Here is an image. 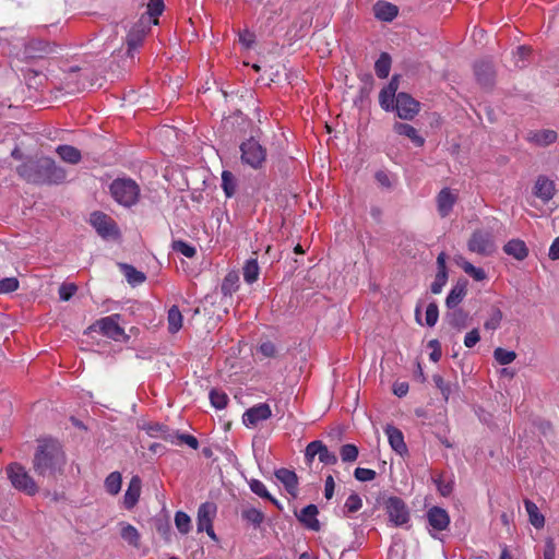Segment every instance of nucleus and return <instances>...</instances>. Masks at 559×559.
<instances>
[{
    "mask_svg": "<svg viewBox=\"0 0 559 559\" xmlns=\"http://www.w3.org/2000/svg\"><path fill=\"white\" fill-rule=\"evenodd\" d=\"M459 264L463 269V271L469 276H472L475 281L480 282L487 277V274L483 269L474 266L471 262L466 260H463L462 263Z\"/></svg>",
    "mask_w": 559,
    "mask_h": 559,
    "instance_id": "nucleus-43",
    "label": "nucleus"
},
{
    "mask_svg": "<svg viewBox=\"0 0 559 559\" xmlns=\"http://www.w3.org/2000/svg\"><path fill=\"white\" fill-rule=\"evenodd\" d=\"M474 73L477 82L485 88H490L495 84L496 70L491 61L480 60L474 66Z\"/></svg>",
    "mask_w": 559,
    "mask_h": 559,
    "instance_id": "nucleus-14",
    "label": "nucleus"
},
{
    "mask_svg": "<svg viewBox=\"0 0 559 559\" xmlns=\"http://www.w3.org/2000/svg\"><path fill=\"white\" fill-rule=\"evenodd\" d=\"M468 281L464 277L460 278L450 290L445 298V306L448 309L456 308L465 298L467 294Z\"/></svg>",
    "mask_w": 559,
    "mask_h": 559,
    "instance_id": "nucleus-19",
    "label": "nucleus"
},
{
    "mask_svg": "<svg viewBox=\"0 0 559 559\" xmlns=\"http://www.w3.org/2000/svg\"><path fill=\"white\" fill-rule=\"evenodd\" d=\"M429 525L436 531H444L450 524L448 512L440 507H432L427 512Z\"/></svg>",
    "mask_w": 559,
    "mask_h": 559,
    "instance_id": "nucleus-23",
    "label": "nucleus"
},
{
    "mask_svg": "<svg viewBox=\"0 0 559 559\" xmlns=\"http://www.w3.org/2000/svg\"><path fill=\"white\" fill-rule=\"evenodd\" d=\"M175 524L181 534H187L191 528V519L187 513L178 511L175 514Z\"/></svg>",
    "mask_w": 559,
    "mask_h": 559,
    "instance_id": "nucleus-47",
    "label": "nucleus"
},
{
    "mask_svg": "<svg viewBox=\"0 0 559 559\" xmlns=\"http://www.w3.org/2000/svg\"><path fill=\"white\" fill-rule=\"evenodd\" d=\"M362 506L361 498L356 493L353 492L346 500L344 504V512L345 513H355L357 512Z\"/></svg>",
    "mask_w": 559,
    "mask_h": 559,
    "instance_id": "nucleus-49",
    "label": "nucleus"
},
{
    "mask_svg": "<svg viewBox=\"0 0 559 559\" xmlns=\"http://www.w3.org/2000/svg\"><path fill=\"white\" fill-rule=\"evenodd\" d=\"M121 316L116 313L96 321V325L99 328L103 335L114 341H128L129 336L124 333V330L119 325Z\"/></svg>",
    "mask_w": 559,
    "mask_h": 559,
    "instance_id": "nucleus-9",
    "label": "nucleus"
},
{
    "mask_svg": "<svg viewBox=\"0 0 559 559\" xmlns=\"http://www.w3.org/2000/svg\"><path fill=\"white\" fill-rule=\"evenodd\" d=\"M399 75H393L389 84L383 87L379 94V103L386 110H393L396 102V91L399 90Z\"/></svg>",
    "mask_w": 559,
    "mask_h": 559,
    "instance_id": "nucleus-17",
    "label": "nucleus"
},
{
    "mask_svg": "<svg viewBox=\"0 0 559 559\" xmlns=\"http://www.w3.org/2000/svg\"><path fill=\"white\" fill-rule=\"evenodd\" d=\"M385 433L388 436L391 448L396 453H399L400 455L407 453V447L404 441L403 432L399 428L388 425L385 427Z\"/></svg>",
    "mask_w": 559,
    "mask_h": 559,
    "instance_id": "nucleus-25",
    "label": "nucleus"
},
{
    "mask_svg": "<svg viewBox=\"0 0 559 559\" xmlns=\"http://www.w3.org/2000/svg\"><path fill=\"white\" fill-rule=\"evenodd\" d=\"M432 380L436 384V386L440 390L443 399L448 401L450 394H451V386L449 383L444 381V379L440 374H433Z\"/></svg>",
    "mask_w": 559,
    "mask_h": 559,
    "instance_id": "nucleus-55",
    "label": "nucleus"
},
{
    "mask_svg": "<svg viewBox=\"0 0 559 559\" xmlns=\"http://www.w3.org/2000/svg\"><path fill=\"white\" fill-rule=\"evenodd\" d=\"M391 57L388 52H382L379 59L374 63V71L378 78L385 79L388 78L391 69Z\"/></svg>",
    "mask_w": 559,
    "mask_h": 559,
    "instance_id": "nucleus-34",
    "label": "nucleus"
},
{
    "mask_svg": "<svg viewBox=\"0 0 559 559\" xmlns=\"http://www.w3.org/2000/svg\"><path fill=\"white\" fill-rule=\"evenodd\" d=\"M91 224L103 238L117 237L119 235L116 222L103 212L92 213Z\"/></svg>",
    "mask_w": 559,
    "mask_h": 559,
    "instance_id": "nucleus-11",
    "label": "nucleus"
},
{
    "mask_svg": "<svg viewBox=\"0 0 559 559\" xmlns=\"http://www.w3.org/2000/svg\"><path fill=\"white\" fill-rule=\"evenodd\" d=\"M141 478L139 476H133L129 483L128 489L123 497L124 508L131 510L139 501L141 493Z\"/></svg>",
    "mask_w": 559,
    "mask_h": 559,
    "instance_id": "nucleus-26",
    "label": "nucleus"
},
{
    "mask_svg": "<svg viewBox=\"0 0 559 559\" xmlns=\"http://www.w3.org/2000/svg\"><path fill=\"white\" fill-rule=\"evenodd\" d=\"M122 478L119 472L110 473L105 479L106 491L112 496L117 495L121 489Z\"/></svg>",
    "mask_w": 559,
    "mask_h": 559,
    "instance_id": "nucleus-38",
    "label": "nucleus"
},
{
    "mask_svg": "<svg viewBox=\"0 0 559 559\" xmlns=\"http://www.w3.org/2000/svg\"><path fill=\"white\" fill-rule=\"evenodd\" d=\"M319 456V461L326 465H334L337 462V457L333 452H330L328 447L320 440L310 442L305 451V457L308 463H311L314 456Z\"/></svg>",
    "mask_w": 559,
    "mask_h": 559,
    "instance_id": "nucleus-12",
    "label": "nucleus"
},
{
    "mask_svg": "<svg viewBox=\"0 0 559 559\" xmlns=\"http://www.w3.org/2000/svg\"><path fill=\"white\" fill-rule=\"evenodd\" d=\"M493 358L499 365L506 366L515 360L516 353L513 350H507L502 347H497L493 350Z\"/></svg>",
    "mask_w": 559,
    "mask_h": 559,
    "instance_id": "nucleus-42",
    "label": "nucleus"
},
{
    "mask_svg": "<svg viewBox=\"0 0 559 559\" xmlns=\"http://www.w3.org/2000/svg\"><path fill=\"white\" fill-rule=\"evenodd\" d=\"M524 504H525L526 512L528 513L531 524L536 528L544 527L545 518L539 512L537 506L528 499L524 500Z\"/></svg>",
    "mask_w": 559,
    "mask_h": 559,
    "instance_id": "nucleus-32",
    "label": "nucleus"
},
{
    "mask_svg": "<svg viewBox=\"0 0 559 559\" xmlns=\"http://www.w3.org/2000/svg\"><path fill=\"white\" fill-rule=\"evenodd\" d=\"M548 257L554 261L559 260V236L552 241Z\"/></svg>",
    "mask_w": 559,
    "mask_h": 559,
    "instance_id": "nucleus-64",
    "label": "nucleus"
},
{
    "mask_svg": "<svg viewBox=\"0 0 559 559\" xmlns=\"http://www.w3.org/2000/svg\"><path fill=\"white\" fill-rule=\"evenodd\" d=\"M354 476L359 481H370L376 478L377 473L373 469L357 467L354 472Z\"/></svg>",
    "mask_w": 559,
    "mask_h": 559,
    "instance_id": "nucleus-57",
    "label": "nucleus"
},
{
    "mask_svg": "<svg viewBox=\"0 0 559 559\" xmlns=\"http://www.w3.org/2000/svg\"><path fill=\"white\" fill-rule=\"evenodd\" d=\"M479 340H480L479 331H478V329L475 328L465 335L464 345L467 348H472L479 342Z\"/></svg>",
    "mask_w": 559,
    "mask_h": 559,
    "instance_id": "nucleus-60",
    "label": "nucleus"
},
{
    "mask_svg": "<svg viewBox=\"0 0 559 559\" xmlns=\"http://www.w3.org/2000/svg\"><path fill=\"white\" fill-rule=\"evenodd\" d=\"M467 248L471 252L483 257L491 255L496 250L492 234L483 229L474 230L467 241Z\"/></svg>",
    "mask_w": 559,
    "mask_h": 559,
    "instance_id": "nucleus-7",
    "label": "nucleus"
},
{
    "mask_svg": "<svg viewBox=\"0 0 559 559\" xmlns=\"http://www.w3.org/2000/svg\"><path fill=\"white\" fill-rule=\"evenodd\" d=\"M419 102L409 94L401 92L396 95L394 109L401 119L412 120L419 112Z\"/></svg>",
    "mask_w": 559,
    "mask_h": 559,
    "instance_id": "nucleus-10",
    "label": "nucleus"
},
{
    "mask_svg": "<svg viewBox=\"0 0 559 559\" xmlns=\"http://www.w3.org/2000/svg\"><path fill=\"white\" fill-rule=\"evenodd\" d=\"M506 254L513 257L518 261H523L528 257V248L521 239H511L503 246Z\"/></svg>",
    "mask_w": 559,
    "mask_h": 559,
    "instance_id": "nucleus-27",
    "label": "nucleus"
},
{
    "mask_svg": "<svg viewBox=\"0 0 559 559\" xmlns=\"http://www.w3.org/2000/svg\"><path fill=\"white\" fill-rule=\"evenodd\" d=\"M57 154L60 156V158L69 164L76 165L81 162L82 155L80 150L72 145H59L56 148Z\"/></svg>",
    "mask_w": 559,
    "mask_h": 559,
    "instance_id": "nucleus-30",
    "label": "nucleus"
},
{
    "mask_svg": "<svg viewBox=\"0 0 559 559\" xmlns=\"http://www.w3.org/2000/svg\"><path fill=\"white\" fill-rule=\"evenodd\" d=\"M119 267L123 272L128 283L131 285L142 284L146 280V276L143 272L138 271L130 264L120 263Z\"/></svg>",
    "mask_w": 559,
    "mask_h": 559,
    "instance_id": "nucleus-31",
    "label": "nucleus"
},
{
    "mask_svg": "<svg viewBox=\"0 0 559 559\" xmlns=\"http://www.w3.org/2000/svg\"><path fill=\"white\" fill-rule=\"evenodd\" d=\"M319 510L316 504H308L301 509L300 513H296L298 521L307 528L319 532L321 528L320 522L317 519Z\"/></svg>",
    "mask_w": 559,
    "mask_h": 559,
    "instance_id": "nucleus-22",
    "label": "nucleus"
},
{
    "mask_svg": "<svg viewBox=\"0 0 559 559\" xmlns=\"http://www.w3.org/2000/svg\"><path fill=\"white\" fill-rule=\"evenodd\" d=\"M19 288V281L15 277L0 280V294H8Z\"/></svg>",
    "mask_w": 559,
    "mask_h": 559,
    "instance_id": "nucleus-54",
    "label": "nucleus"
},
{
    "mask_svg": "<svg viewBox=\"0 0 559 559\" xmlns=\"http://www.w3.org/2000/svg\"><path fill=\"white\" fill-rule=\"evenodd\" d=\"M239 276L235 272L228 273L222 285L221 292L224 296H230L238 288Z\"/></svg>",
    "mask_w": 559,
    "mask_h": 559,
    "instance_id": "nucleus-39",
    "label": "nucleus"
},
{
    "mask_svg": "<svg viewBox=\"0 0 559 559\" xmlns=\"http://www.w3.org/2000/svg\"><path fill=\"white\" fill-rule=\"evenodd\" d=\"M177 438L182 442V443H186L188 444L190 448H192L193 450H197L199 448V441L198 439L192 436V435H186V433H181V435H177Z\"/></svg>",
    "mask_w": 559,
    "mask_h": 559,
    "instance_id": "nucleus-63",
    "label": "nucleus"
},
{
    "mask_svg": "<svg viewBox=\"0 0 559 559\" xmlns=\"http://www.w3.org/2000/svg\"><path fill=\"white\" fill-rule=\"evenodd\" d=\"M457 201V194L453 193L450 188H443L437 195V207L441 217H447L451 213Z\"/></svg>",
    "mask_w": 559,
    "mask_h": 559,
    "instance_id": "nucleus-20",
    "label": "nucleus"
},
{
    "mask_svg": "<svg viewBox=\"0 0 559 559\" xmlns=\"http://www.w3.org/2000/svg\"><path fill=\"white\" fill-rule=\"evenodd\" d=\"M173 249L176 252H180L187 258H193L197 253V250L193 246H190L189 243L182 241V240H175L173 242Z\"/></svg>",
    "mask_w": 559,
    "mask_h": 559,
    "instance_id": "nucleus-50",
    "label": "nucleus"
},
{
    "mask_svg": "<svg viewBox=\"0 0 559 559\" xmlns=\"http://www.w3.org/2000/svg\"><path fill=\"white\" fill-rule=\"evenodd\" d=\"M55 50L56 45L40 38H33L26 43L24 55L26 58L39 59L55 52Z\"/></svg>",
    "mask_w": 559,
    "mask_h": 559,
    "instance_id": "nucleus-13",
    "label": "nucleus"
},
{
    "mask_svg": "<svg viewBox=\"0 0 559 559\" xmlns=\"http://www.w3.org/2000/svg\"><path fill=\"white\" fill-rule=\"evenodd\" d=\"M152 21L142 15L130 28L126 37L127 56L133 58V52L142 46L146 35L151 31Z\"/></svg>",
    "mask_w": 559,
    "mask_h": 559,
    "instance_id": "nucleus-6",
    "label": "nucleus"
},
{
    "mask_svg": "<svg viewBox=\"0 0 559 559\" xmlns=\"http://www.w3.org/2000/svg\"><path fill=\"white\" fill-rule=\"evenodd\" d=\"M5 473L12 486L19 491L28 496H34L38 492L39 485L22 464L17 462L10 463L5 467Z\"/></svg>",
    "mask_w": 559,
    "mask_h": 559,
    "instance_id": "nucleus-4",
    "label": "nucleus"
},
{
    "mask_svg": "<svg viewBox=\"0 0 559 559\" xmlns=\"http://www.w3.org/2000/svg\"><path fill=\"white\" fill-rule=\"evenodd\" d=\"M121 537L132 546L136 547L139 545L140 534L138 530L131 524H126L121 528Z\"/></svg>",
    "mask_w": 559,
    "mask_h": 559,
    "instance_id": "nucleus-45",
    "label": "nucleus"
},
{
    "mask_svg": "<svg viewBox=\"0 0 559 559\" xmlns=\"http://www.w3.org/2000/svg\"><path fill=\"white\" fill-rule=\"evenodd\" d=\"M259 350L265 357H274L276 355V347L272 342L262 343Z\"/></svg>",
    "mask_w": 559,
    "mask_h": 559,
    "instance_id": "nucleus-62",
    "label": "nucleus"
},
{
    "mask_svg": "<svg viewBox=\"0 0 559 559\" xmlns=\"http://www.w3.org/2000/svg\"><path fill=\"white\" fill-rule=\"evenodd\" d=\"M66 463V453L57 440L51 438L38 440L32 465L39 478L53 483L63 474Z\"/></svg>",
    "mask_w": 559,
    "mask_h": 559,
    "instance_id": "nucleus-1",
    "label": "nucleus"
},
{
    "mask_svg": "<svg viewBox=\"0 0 559 559\" xmlns=\"http://www.w3.org/2000/svg\"><path fill=\"white\" fill-rule=\"evenodd\" d=\"M168 330L170 333H177L182 326V314L177 306L168 310Z\"/></svg>",
    "mask_w": 559,
    "mask_h": 559,
    "instance_id": "nucleus-35",
    "label": "nucleus"
},
{
    "mask_svg": "<svg viewBox=\"0 0 559 559\" xmlns=\"http://www.w3.org/2000/svg\"><path fill=\"white\" fill-rule=\"evenodd\" d=\"M260 273L258 260L255 258L249 259L243 266V278L247 283H254Z\"/></svg>",
    "mask_w": 559,
    "mask_h": 559,
    "instance_id": "nucleus-36",
    "label": "nucleus"
},
{
    "mask_svg": "<svg viewBox=\"0 0 559 559\" xmlns=\"http://www.w3.org/2000/svg\"><path fill=\"white\" fill-rule=\"evenodd\" d=\"M373 10L376 17L385 22H391L399 13L397 7L389 2H378Z\"/></svg>",
    "mask_w": 559,
    "mask_h": 559,
    "instance_id": "nucleus-29",
    "label": "nucleus"
},
{
    "mask_svg": "<svg viewBox=\"0 0 559 559\" xmlns=\"http://www.w3.org/2000/svg\"><path fill=\"white\" fill-rule=\"evenodd\" d=\"M209 396L211 404L217 409L225 408L229 401L228 395L218 389H212Z\"/></svg>",
    "mask_w": 559,
    "mask_h": 559,
    "instance_id": "nucleus-41",
    "label": "nucleus"
},
{
    "mask_svg": "<svg viewBox=\"0 0 559 559\" xmlns=\"http://www.w3.org/2000/svg\"><path fill=\"white\" fill-rule=\"evenodd\" d=\"M384 504L389 520L395 526H402L409 521V509L400 497H389Z\"/></svg>",
    "mask_w": 559,
    "mask_h": 559,
    "instance_id": "nucleus-8",
    "label": "nucleus"
},
{
    "mask_svg": "<svg viewBox=\"0 0 559 559\" xmlns=\"http://www.w3.org/2000/svg\"><path fill=\"white\" fill-rule=\"evenodd\" d=\"M16 173L26 182L37 186L61 185L67 177L66 170L47 156L28 157L16 167Z\"/></svg>",
    "mask_w": 559,
    "mask_h": 559,
    "instance_id": "nucleus-2",
    "label": "nucleus"
},
{
    "mask_svg": "<svg viewBox=\"0 0 559 559\" xmlns=\"http://www.w3.org/2000/svg\"><path fill=\"white\" fill-rule=\"evenodd\" d=\"M164 0H148L146 5V13L144 15L150 17L152 24L157 25L158 16L164 12Z\"/></svg>",
    "mask_w": 559,
    "mask_h": 559,
    "instance_id": "nucleus-33",
    "label": "nucleus"
},
{
    "mask_svg": "<svg viewBox=\"0 0 559 559\" xmlns=\"http://www.w3.org/2000/svg\"><path fill=\"white\" fill-rule=\"evenodd\" d=\"M249 486L251 491L254 492L257 496L263 499L270 498V492L266 490L262 481L258 479H251Z\"/></svg>",
    "mask_w": 559,
    "mask_h": 559,
    "instance_id": "nucleus-58",
    "label": "nucleus"
},
{
    "mask_svg": "<svg viewBox=\"0 0 559 559\" xmlns=\"http://www.w3.org/2000/svg\"><path fill=\"white\" fill-rule=\"evenodd\" d=\"M435 484L437 485V489L443 497H449L453 491V481L452 480H444L441 476L433 479Z\"/></svg>",
    "mask_w": 559,
    "mask_h": 559,
    "instance_id": "nucleus-52",
    "label": "nucleus"
},
{
    "mask_svg": "<svg viewBox=\"0 0 559 559\" xmlns=\"http://www.w3.org/2000/svg\"><path fill=\"white\" fill-rule=\"evenodd\" d=\"M148 431L152 436H155L154 435L155 432L156 433L160 432L162 437L165 440H171V435L169 433V429L164 425H159V424L152 425V426H150Z\"/></svg>",
    "mask_w": 559,
    "mask_h": 559,
    "instance_id": "nucleus-61",
    "label": "nucleus"
},
{
    "mask_svg": "<svg viewBox=\"0 0 559 559\" xmlns=\"http://www.w3.org/2000/svg\"><path fill=\"white\" fill-rule=\"evenodd\" d=\"M78 290V286L74 283H63L59 287V297L63 301H68Z\"/></svg>",
    "mask_w": 559,
    "mask_h": 559,
    "instance_id": "nucleus-56",
    "label": "nucleus"
},
{
    "mask_svg": "<svg viewBox=\"0 0 559 559\" xmlns=\"http://www.w3.org/2000/svg\"><path fill=\"white\" fill-rule=\"evenodd\" d=\"M272 416L269 404L260 403L248 408L242 415V423L247 427L257 426L260 421L266 420Z\"/></svg>",
    "mask_w": 559,
    "mask_h": 559,
    "instance_id": "nucleus-15",
    "label": "nucleus"
},
{
    "mask_svg": "<svg viewBox=\"0 0 559 559\" xmlns=\"http://www.w3.org/2000/svg\"><path fill=\"white\" fill-rule=\"evenodd\" d=\"M533 194L543 203H548L556 194V185L545 175H539L533 187Z\"/></svg>",
    "mask_w": 559,
    "mask_h": 559,
    "instance_id": "nucleus-16",
    "label": "nucleus"
},
{
    "mask_svg": "<svg viewBox=\"0 0 559 559\" xmlns=\"http://www.w3.org/2000/svg\"><path fill=\"white\" fill-rule=\"evenodd\" d=\"M469 314L462 308L449 309L444 314V321L454 330L462 331L468 326Z\"/></svg>",
    "mask_w": 559,
    "mask_h": 559,
    "instance_id": "nucleus-18",
    "label": "nucleus"
},
{
    "mask_svg": "<svg viewBox=\"0 0 559 559\" xmlns=\"http://www.w3.org/2000/svg\"><path fill=\"white\" fill-rule=\"evenodd\" d=\"M536 144L542 146H547L557 140V132L554 130H540L535 132L532 138Z\"/></svg>",
    "mask_w": 559,
    "mask_h": 559,
    "instance_id": "nucleus-37",
    "label": "nucleus"
},
{
    "mask_svg": "<svg viewBox=\"0 0 559 559\" xmlns=\"http://www.w3.org/2000/svg\"><path fill=\"white\" fill-rule=\"evenodd\" d=\"M112 199L124 207L136 204L140 198V187L131 178H117L109 185Z\"/></svg>",
    "mask_w": 559,
    "mask_h": 559,
    "instance_id": "nucleus-3",
    "label": "nucleus"
},
{
    "mask_svg": "<svg viewBox=\"0 0 559 559\" xmlns=\"http://www.w3.org/2000/svg\"><path fill=\"white\" fill-rule=\"evenodd\" d=\"M241 516L243 520L252 523L254 526H259L264 520V514L255 508L242 510Z\"/></svg>",
    "mask_w": 559,
    "mask_h": 559,
    "instance_id": "nucleus-46",
    "label": "nucleus"
},
{
    "mask_svg": "<svg viewBox=\"0 0 559 559\" xmlns=\"http://www.w3.org/2000/svg\"><path fill=\"white\" fill-rule=\"evenodd\" d=\"M275 477L284 485L286 491L293 496L297 497L298 493V476L294 471L282 467L275 471Z\"/></svg>",
    "mask_w": 559,
    "mask_h": 559,
    "instance_id": "nucleus-21",
    "label": "nucleus"
},
{
    "mask_svg": "<svg viewBox=\"0 0 559 559\" xmlns=\"http://www.w3.org/2000/svg\"><path fill=\"white\" fill-rule=\"evenodd\" d=\"M217 507L214 502H204L199 507L198 510V531L203 532L204 530L212 526L213 518L216 514Z\"/></svg>",
    "mask_w": 559,
    "mask_h": 559,
    "instance_id": "nucleus-24",
    "label": "nucleus"
},
{
    "mask_svg": "<svg viewBox=\"0 0 559 559\" xmlns=\"http://www.w3.org/2000/svg\"><path fill=\"white\" fill-rule=\"evenodd\" d=\"M241 162L253 169H261L266 160V150L253 136L240 144Z\"/></svg>",
    "mask_w": 559,
    "mask_h": 559,
    "instance_id": "nucleus-5",
    "label": "nucleus"
},
{
    "mask_svg": "<svg viewBox=\"0 0 559 559\" xmlns=\"http://www.w3.org/2000/svg\"><path fill=\"white\" fill-rule=\"evenodd\" d=\"M503 319V313L498 307H492L488 320L484 323L486 330H497Z\"/></svg>",
    "mask_w": 559,
    "mask_h": 559,
    "instance_id": "nucleus-44",
    "label": "nucleus"
},
{
    "mask_svg": "<svg viewBox=\"0 0 559 559\" xmlns=\"http://www.w3.org/2000/svg\"><path fill=\"white\" fill-rule=\"evenodd\" d=\"M439 318V309L436 302H430L426 309V324L435 326Z\"/></svg>",
    "mask_w": 559,
    "mask_h": 559,
    "instance_id": "nucleus-53",
    "label": "nucleus"
},
{
    "mask_svg": "<svg viewBox=\"0 0 559 559\" xmlns=\"http://www.w3.org/2000/svg\"><path fill=\"white\" fill-rule=\"evenodd\" d=\"M222 187H223V190H224L226 197H228V198L233 197L236 192V187H237L236 178L228 170H224L222 174Z\"/></svg>",
    "mask_w": 559,
    "mask_h": 559,
    "instance_id": "nucleus-40",
    "label": "nucleus"
},
{
    "mask_svg": "<svg viewBox=\"0 0 559 559\" xmlns=\"http://www.w3.org/2000/svg\"><path fill=\"white\" fill-rule=\"evenodd\" d=\"M448 282V272H437L435 281L430 285V290L432 294H440L443 286Z\"/></svg>",
    "mask_w": 559,
    "mask_h": 559,
    "instance_id": "nucleus-51",
    "label": "nucleus"
},
{
    "mask_svg": "<svg viewBox=\"0 0 559 559\" xmlns=\"http://www.w3.org/2000/svg\"><path fill=\"white\" fill-rule=\"evenodd\" d=\"M393 130L399 135L408 138L417 147H420L425 144V139L418 134L417 130L413 126L408 123L395 122Z\"/></svg>",
    "mask_w": 559,
    "mask_h": 559,
    "instance_id": "nucleus-28",
    "label": "nucleus"
},
{
    "mask_svg": "<svg viewBox=\"0 0 559 559\" xmlns=\"http://www.w3.org/2000/svg\"><path fill=\"white\" fill-rule=\"evenodd\" d=\"M358 448L355 444H344L341 447L340 455L343 462H354L358 457Z\"/></svg>",
    "mask_w": 559,
    "mask_h": 559,
    "instance_id": "nucleus-48",
    "label": "nucleus"
},
{
    "mask_svg": "<svg viewBox=\"0 0 559 559\" xmlns=\"http://www.w3.org/2000/svg\"><path fill=\"white\" fill-rule=\"evenodd\" d=\"M239 41L246 47L251 48L253 44L255 43V35L254 33L250 32L249 29H243L239 33Z\"/></svg>",
    "mask_w": 559,
    "mask_h": 559,
    "instance_id": "nucleus-59",
    "label": "nucleus"
}]
</instances>
